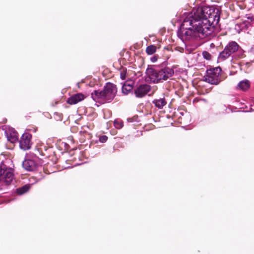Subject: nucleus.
<instances>
[{
    "instance_id": "nucleus-19",
    "label": "nucleus",
    "mask_w": 254,
    "mask_h": 254,
    "mask_svg": "<svg viewBox=\"0 0 254 254\" xmlns=\"http://www.w3.org/2000/svg\"><path fill=\"white\" fill-rule=\"evenodd\" d=\"M202 56L204 59L207 60H210L211 59V55L207 51H203L202 52Z\"/></svg>"
},
{
    "instance_id": "nucleus-16",
    "label": "nucleus",
    "mask_w": 254,
    "mask_h": 254,
    "mask_svg": "<svg viewBox=\"0 0 254 254\" xmlns=\"http://www.w3.org/2000/svg\"><path fill=\"white\" fill-rule=\"evenodd\" d=\"M132 89V86L129 84H125L122 87V92L125 94H127Z\"/></svg>"
},
{
    "instance_id": "nucleus-18",
    "label": "nucleus",
    "mask_w": 254,
    "mask_h": 254,
    "mask_svg": "<svg viewBox=\"0 0 254 254\" xmlns=\"http://www.w3.org/2000/svg\"><path fill=\"white\" fill-rule=\"evenodd\" d=\"M54 117L56 120L60 121H61L63 120V114L58 112H55L54 114Z\"/></svg>"
},
{
    "instance_id": "nucleus-3",
    "label": "nucleus",
    "mask_w": 254,
    "mask_h": 254,
    "mask_svg": "<svg viewBox=\"0 0 254 254\" xmlns=\"http://www.w3.org/2000/svg\"><path fill=\"white\" fill-rule=\"evenodd\" d=\"M117 92L115 84L108 82L104 87L103 90H94L91 94L94 101L104 100L106 102H111L115 98Z\"/></svg>"
},
{
    "instance_id": "nucleus-25",
    "label": "nucleus",
    "mask_w": 254,
    "mask_h": 254,
    "mask_svg": "<svg viewBox=\"0 0 254 254\" xmlns=\"http://www.w3.org/2000/svg\"><path fill=\"white\" fill-rule=\"evenodd\" d=\"M175 50L177 51L180 53H183L184 52V49L181 47H177L175 48Z\"/></svg>"
},
{
    "instance_id": "nucleus-23",
    "label": "nucleus",
    "mask_w": 254,
    "mask_h": 254,
    "mask_svg": "<svg viewBox=\"0 0 254 254\" xmlns=\"http://www.w3.org/2000/svg\"><path fill=\"white\" fill-rule=\"evenodd\" d=\"M108 137L106 135L101 136L99 138V141L102 143H104L107 141Z\"/></svg>"
},
{
    "instance_id": "nucleus-6",
    "label": "nucleus",
    "mask_w": 254,
    "mask_h": 254,
    "mask_svg": "<svg viewBox=\"0 0 254 254\" xmlns=\"http://www.w3.org/2000/svg\"><path fill=\"white\" fill-rule=\"evenodd\" d=\"M14 174L13 170L4 163L0 165V184L9 185L13 181Z\"/></svg>"
},
{
    "instance_id": "nucleus-8",
    "label": "nucleus",
    "mask_w": 254,
    "mask_h": 254,
    "mask_svg": "<svg viewBox=\"0 0 254 254\" xmlns=\"http://www.w3.org/2000/svg\"><path fill=\"white\" fill-rule=\"evenodd\" d=\"M150 90V85L146 84H142L135 89L134 93L137 97L141 98L146 95Z\"/></svg>"
},
{
    "instance_id": "nucleus-7",
    "label": "nucleus",
    "mask_w": 254,
    "mask_h": 254,
    "mask_svg": "<svg viewBox=\"0 0 254 254\" xmlns=\"http://www.w3.org/2000/svg\"><path fill=\"white\" fill-rule=\"evenodd\" d=\"M31 138L32 135L30 133L27 132L23 133L19 140L20 148L23 150L30 149L32 144Z\"/></svg>"
},
{
    "instance_id": "nucleus-10",
    "label": "nucleus",
    "mask_w": 254,
    "mask_h": 254,
    "mask_svg": "<svg viewBox=\"0 0 254 254\" xmlns=\"http://www.w3.org/2000/svg\"><path fill=\"white\" fill-rule=\"evenodd\" d=\"M22 166L27 171H33L36 169V164L33 160H25L22 163Z\"/></svg>"
},
{
    "instance_id": "nucleus-22",
    "label": "nucleus",
    "mask_w": 254,
    "mask_h": 254,
    "mask_svg": "<svg viewBox=\"0 0 254 254\" xmlns=\"http://www.w3.org/2000/svg\"><path fill=\"white\" fill-rule=\"evenodd\" d=\"M126 70H123L120 72V77L122 80L126 79Z\"/></svg>"
},
{
    "instance_id": "nucleus-12",
    "label": "nucleus",
    "mask_w": 254,
    "mask_h": 254,
    "mask_svg": "<svg viewBox=\"0 0 254 254\" xmlns=\"http://www.w3.org/2000/svg\"><path fill=\"white\" fill-rule=\"evenodd\" d=\"M250 87V82L248 80H244L240 81L237 85V88L246 91Z\"/></svg>"
},
{
    "instance_id": "nucleus-11",
    "label": "nucleus",
    "mask_w": 254,
    "mask_h": 254,
    "mask_svg": "<svg viewBox=\"0 0 254 254\" xmlns=\"http://www.w3.org/2000/svg\"><path fill=\"white\" fill-rule=\"evenodd\" d=\"M156 107L159 109H162L167 104V101L164 97L159 99H155L152 101Z\"/></svg>"
},
{
    "instance_id": "nucleus-2",
    "label": "nucleus",
    "mask_w": 254,
    "mask_h": 254,
    "mask_svg": "<svg viewBox=\"0 0 254 254\" xmlns=\"http://www.w3.org/2000/svg\"><path fill=\"white\" fill-rule=\"evenodd\" d=\"M145 73L151 82L158 83L172 77L174 74V71L173 68L168 67L148 65Z\"/></svg>"
},
{
    "instance_id": "nucleus-14",
    "label": "nucleus",
    "mask_w": 254,
    "mask_h": 254,
    "mask_svg": "<svg viewBox=\"0 0 254 254\" xmlns=\"http://www.w3.org/2000/svg\"><path fill=\"white\" fill-rule=\"evenodd\" d=\"M157 50V47L156 46L154 45H151L148 46L146 48L145 52L146 54L148 55H152L154 54Z\"/></svg>"
},
{
    "instance_id": "nucleus-21",
    "label": "nucleus",
    "mask_w": 254,
    "mask_h": 254,
    "mask_svg": "<svg viewBox=\"0 0 254 254\" xmlns=\"http://www.w3.org/2000/svg\"><path fill=\"white\" fill-rule=\"evenodd\" d=\"M247 20L245 18L243 23L246 26L247 24H250L253 21V17L251 16L247 17Z\"/></svg>"
},
{
    "instance_id": "nucleus-17",
    "label": "nucleus",
    "mask_w": 254,
    "mask_h": 254,
    "mask_svg": "<svg viewBox=\"0 0 254 254\" xmlns=\"http://www.w3.org/2000/svg\"><path fill=\"white\" fill-rule=\"evenodd\" d=\"M114 124L115 127L118 129L121 128L124 126V124L122 122L118 121L117 120H115L114 121Z\"/></svg>"
},
{
    "instance_id": "nucleus-9",
    "label": "nucleus",
    "mask_w": 254,
    "mask_h": 254,
    "mask_svg": "<svg viewBox=\"0 0 254 254\" xmlns=\"http://www.w3.org/2000/svg\"><path fill=\"white\" fill-rule=\"evenodd\" d=\"M85 98L84 95L82 93H77L68 98L66 100V102L70 105L76 104L84 100Z\"/></svg>"
},
{
    "instance_id": "nucleus-15",
    "label": "nucleus",
    "mask_w": 254,
    "mask_h": 254,
    "mask_svg": "<svg viewBox=\"0 0 254 254\" xmlns=\"http://www.w3.org/2000/svg\"><path fill=\"white\" fill-rule=\"evenodd\" d=\"M7 139L12 143L17 142L18 140L17 133H13V134L9 133V134L7 135Z\"/></svg>"
},
{
    "instance_id": "nucleus-4",
    "label": "nucleus",
    "mask_w": 254,
    "mask_h": 254,
    "mask_svg": "<svg viewBox=\"0 0 254 254\" xmlns=\"http://www.w3.org/2000/svg\"><path fill=\"white\" fill-rule=\"evenodd\" d=\"M239 48V45L236 42H229L225 47L223 51L220 53L218 57V61L223 62L231 56L233 58H242L244 57V53Z\"/></svg>"
},
{
    "instance_id": "nucleus-24",
    "label": "nucleus",
    "mask_w": 254,
    "mask_h": 254,
    "mask_svg": "<svg viewBox=\"0 0 254 254\" xmlns=\"http://www.w3.org/2000/svg\"><path fill=\"white\" fill-rule=\"evenodd\" d=\"M159 59V56L157 55H155L152 57L150 58V60L152 63L156 62L158 59Z\"/></svg>"
},
{
    "instance_id": "nucleus-26",
    "label": "nucleus",
    "mask_w": 254,
    "mask_h": 254,
    "mask_svg": "<svg viewBox=\"0 0 254 254\" xmlns=\"http://www.w3.org/2000/svg\"><path fill=\"white\" fill-rule=\"evenodd\" d=\"M251 65V63L247 62L246 63V67L247 68H249Z\"/></svg>"
},
{
    "instance_id": "nucleus-13",
    "label": "nucleus",
    "mask_w": 254,
    "mask_h": 254,
    "mask_svg": "<svg viewBox=\"0 0 254 254\" xmlns=\"http://www.w3.org/2000/svg\"><path fill=\"white\" fill-rule=\"evenodd\" d=\"M30 188L29 184H26L21 187L18 188L16 189V192L19 195H22L27 192Z\"/></svg>"
},
{
    "instance_id": "nucleus-20",
    "label": "nucleus",
    "mask_w": 254,
    "mask_h": 254,
    "mask_svg": "<svg viewBox=\"0 0 254 254\" xmlns=\"http://www.w3.org/2000/svg\"><path fill=\"white\" fill-rule=\"evenodd\" d=\"M48 150V149L45 148V152H43L41 148L38 150V152L41 154V155L42 156H45V158H48L49 157V155L47 153V151Z\"/></svg>"
},
{
    "instance_id": "nucleus-1",
    "label": "nucleus",
    "mask_w": 254,
    "mask_h": 254,
    "mask_svg": "<svg viewBox=\"0 0 254 254\" xmlns=\"http://www.w3.org/2000/svg\"><path fill=\"white\" fill-rule=\"evenodd\" d=\"M220 14L219 9L214 6L198 7L184 20L178 36L183 41L205 38L219 23Z\"/></svg>"
},
{
    "instance_id": "nucleus-5",
    "label": "nucleus",
    "mask_w": 254,
    "mask_h": 254,
    "mask_svg": "<svg viewBox=\"0 0 254 254\" xmlns=\"http://www.w3.org/2000/svg\"><path fill=\"white\" fill-rule=\"evenodd\" d=\"M222 69L220 67L207 69L206 74L203 77V80L211 84L217 85L222 80L221 72Z\"/></svg>"
}]
</instances>
